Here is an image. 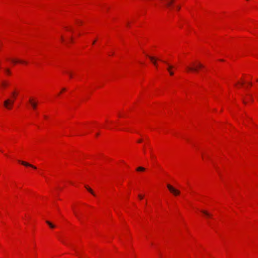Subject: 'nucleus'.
Masks as SVG:
<instances>
[{"label": "nucleus", "mask_w": 258, "mask_h": 258, "mask_svg": "<svg viewBox=\"0 0 258 258\" xmlns=\"http://www.w3.org/2000/svg\"><path fill=\"white\" fill-rule=\"evenodd\" d=\"M192 66H187L186 69L188 72H198V69L203 68L204 66L200 62L192 64Z\"/></svg>", "instance_id": "f257e3e1"}, {"label": "nucleus", "mask_w": 258, "mask_h": 258, "mask_svg": "<svg viewBox=\"0 0 258 258\" xmlns=\"http://www.w3.org/2000/svg\"><path fill=\"white\" fill-rule=\"evenodd\" d=\"M15 102L12 98H8L4 102V106L8 109H11Z\"/></svg>", "instance_id": "f03ea898"}, {"label": "nucleus", "mask_w": 258, "mask_h": 258, "mask_svg": "<svg viewBox=\"0 0 258 258\" xmlns=\"http://www.w3.org/2000/svg\"><path fill=\"white\" fill-rule=\"evenodd\" d=\"M167 188H168V189L169 190V191L171 193L174 194L175 196H177V195H179L180 194V191L179 190L176 189L175 188H174L170 184H167Z\"/></svg>", "instance_id": "7ed1b4c3"}, {"label": "nucleus", "mask_w": 258, "mask_h": 258, "mask_svg": "<svg viewBox=\"0 0 258 258\" xmlns=\"http://www.w3.org/2000/svg\"><path fill=\"white\" fill-rule=\"evenodd\" d=\"M19 162L21 163L22 165H24V166H27V167H32L34 169H36V167L31 164H29V163H27L26 162H25V161H20V160H19Z\"/></svg>", "instance_id": "20e7f679"}, {"label": "nucleus", "mask_w": 258, "mask_h": 258, "mask_svg": "<svg viewBox=\"0 0 258 258\" xmlns=\"http://www.w3.org/2000/svg\"><path fill=\"white\" fill-rule=\"evenodd\" d=\"M29 103L31 105L33 109H36L37 105V102L35 101L32 98L29 99Z\"/></svg>", "instance_id": "39448f33"}, {"label": "nucleus", "mask_w": 258, "mask_h": 258, "mask_svg": "<svg viewBox=\"0 0 258 258\" xmlns=\"http://www.w3.org/2000/svg\"><path fill=\"white\" fill-rule=\"evenodd\" d=\"M12 61L13 63H18V62L24 63H27V62L23 61V60H17V59H12Z\"/></svg>", "instance_id": "423d86ee"}, {"label": "nucleus", "mask_w": 258, "mask_h": 258, "mask_svg": "<svg viewBox=\"0 0 258 258\" xmlns=\"http://www.w3.org/2000/svg\"><path fill=\"white\" fill-rule=\"evenodd\" d=\"M149 57L150 58V59H151V60L152 61V62L154 63V65H155V66L157 65V63L156 62L157 59L156 58H155L154 57L150 56H149Z\"/></svg>", "instance_id": "0eeeda50"}, {"label": "nucleus", "mask_w": 258, "mask_h": 258, "mask_svg": "<svg viewBox=\"0 0 258 258\" xmlns=\"http://www.w3.org/2000/svg\"><path fill=\"white\" fill-rule=\"evenodd\" d=\"M201 212L207 217H211L212 215L206 211L202 210Z\"/></svg>", "instance_id": "6e6552de"}, {"label": "nucleus", "mask_w": 258, "mask_h": 258, "mask_svg": "<svg viewBox=\"0 0 258 258\" xmlns=\"http://www.w3.org/2000/svg\"><path fill=\"white\" fill-rule=\"evenodd\" d=\"M161 60L163 62L166 63L168 66V68H167V70L168 71V72H169L170 71H171V69L172 68H173V66L169 64L166 61L162 60Z\"/></svg>", "instance_id": "1a4fd4ad"}, {"label": "nucleus", "mask_w": 258, "mask_h": 258, "mask_svg": "<svg viewBox=\"0 0 258 258\" xmlns=\"http://www.w3.org/2000/svg\"><path fill=\"white\" fill-rule=\"evenodd\" d=\"M174 0H166V6L167 7H170L172 3H173Z\"/></svg>", "instance_id": "9d476101"}, {"label": "nucleus", "mask_w": 258, "mask_h": 258, "mask_svg": "<svg viewBox=\"0 0 258 258\" xmlns=\"http://www.w3.org/2000/svg\"><path fill=\"white\" fill-rule=\"evenodd\" d=\"M85 188H86V189L89 191L90 192L92 195H93L94 196H95L94 192H93V191L92 190V189H91L90 187H88L87 186H85Z\"/></svg>", "instance_id": "9b49d317"}, {"label": "nucleus", "mask_w": 258, "mask_h": 258, "mask_svg": "<svg viewBox=\"0 0 258 258\" xmlns=\"http://www.w3.org/2000/svg\"><path fill=\"white\" fill-rule=\"evenodd\" d=\"M46 223L49 226V227L51 228H54L55 227V226L54 224H53L52 223H51L50 222H49V221H46Z\"/></svg>", "instance_id": "f8f14e48"}, {"label": "nucleus", "mask_w": 258, "mask_h": 258, "mask_svg": "<svg viewBox=\"0 0 258 258\" xmlns=\"http://www.w3.org/2000/svg\"><path fill=\"white\" fill-rule=\"evenodd\" d=\"M145 170V168L143 167H139L137 168V171H144Z\"/></svg>", "instance_id": "ddd939ff"}, {"label": "nucleus", "mask_w": 258, "mask_h": 258, "mask_svg": "<svg viewBox=\"0 0 258 258\" xmlns=\"http://www.w3.org/2000/svg\"><path fill=\"white\" fill-rule=\"evenodd\" d=\"M17 95V94L16 92H13L12 93V96H13V98L12 99L15 100L16 99V98Z\"/></svg>", "instance_id": "4468645a"}, {"label": "nucleus", "mask_w": 258, "mask_h": 258, "mask_svg": "<svg viewBox=\"0 0 258 258\" xmlns=\"http://www.w3.org/2000/svg\"><path fill=\"white\" fill-rule=\"evenodd\" d=\"M2 85L3 87H6L9 84L7 82H5V81H3L2 83Z\"/></svg>", "instance_id": "2eb2a0df"}, {"label": "nucleus", "mask_w": 258, "mask_h": 258, "mask_svg": "<svg viewBox=\"0 0 258 258\" xmlns=\"http://www.w3.org/2000/svg\"><path fill=\"white\" fill-rule=\"evenodd\" d=\"M6 72L8 73V74H11V72H10V70L8 69H6Z\"/></svg>", "instance_id": "dca6fc26"}, {"label": "nucleus", "mask_w": 258, "mask_h": 258, "mask_svg": "<svg viewBox=\"0 0 258 258\" xmlns=\"http://www.w3.org/2000/svg\"><path fill=\"white\" fill-rule=\"evenodd\" d=\"M68 74H69L70 78H72V76H73L72 73L71 72H68Z\"/></svg>", "instance_id": "f3484780"}, {"label": "nucleus", "mask_w": 258, "mask_h": 258, "mask_svg": "<svg viewBox=\"0 0 258 258\" xmlns=\"http://www.w3.org/2000/svg\"><path fill=\"white\" fill-rule=\"evenodd\" d=\"M169 73L171 76H173L174 75V72L172 71H170Z\"/></svg>", "instance_id": "a211bd4d"}, {"label": "nucleus", "mask_w": 258, "mask_h": 258, "mask_svg": "<svg viewBox=\"0 0 258 258\" xmlns=\"http://www.w3.org/2000/svg\"><path fill=\"white\" fill-rule=\"evenodd\" d=\"M138 197L139 198H140V199L142 200L143 199V196L141 195H138Z\"/></svg>", "instance_id": "6ab92c4d"}, {"label": "nucleus", "mask_w": 258, "mask_h": 258, "mask_svg": "<svg viewBox=\"0 0 258 258\" xmlns=\"http://www.w3.org/2000/svg\"><path fill=\"white\" fill-rule=\"evenodd\" d=\"M75 215L76 216V217H77V218L79 220H80V217L77 214V213L76 212H75Z\"/></svg>", "instance_id": "aec40b11"}, {"label": "nucleus", "mask_w": 258, "mask_h": 258, "mask_svg": "<svg viewBox=\"0 0 258 258\" xmlns=\"http://www.w3.org/2000/svg\"><path fill=\"white\" fill-rule=\"evenodd\" d=\"M61 39L62 41H64V39H63V38L62 36H61Z\"/></svg>", "instance_id": "412c9836"}, {"label": "nucleus", "mask_w": 258, "mask_h": 258, "mask_svg": "<svg viewBox=\"0 0 258 258\" xmlns=\"http://www.w3.org/2000/svg\"><path fill=\"white\" fill-rule=\"evenodd\" d=\"M180 6H178V7H177V9L179 10H180Z\"/></svg>", "instance_id": "4be33fe9"}, {"label": "nucleus", "mask_w": 258, "mask_h": 258, "mask_svg": "<svg viewBox=\"0 0 258 258\" xmlns=\"http://www.w3.org/2000/svg\"><path fill=\"white\" fill-rule=\"evenodd\" d=\"M142 140H140L138 141V142L139 143H141V142H142Z\"/></svg>", "instance_id": "5701e85b"}, {"label": "nucleus", "mask_w": 258, "mask_h": 258, "mask_svg": "<svg viewBox=\"0 0 258 258\" xmlns=\"http://www.w3.org/2000/svg\"><path fill=\"white\" fill-rule=\"evenodd\" d=\"M70 40H71V42H72V41H73V38H72V37H71V38H70Z\"/></svg>", "instance_id": "b1692460"}, {"label": "nucleus", "mask_w": 258, "mask_h": 258, "mask_svg": "<svg viewBox=\"0 0 258 258\" xmlns=\"http://www.w3.org/2000/svg\"><path fill=\"white\" fill-rule=\"evenodd\" d=\"M95 43V40L93 41L92 44H94Z\"/></svg>", "instance_id": "393cba45"}, {"label": "nucleus", "mask_w": 258, "mask_h": 258, "mask_svg": "<svg viewBox=\"0 0 258 258\" xmlns=\"http://www.w3.org/2000/svg\"><path fill=\"white\" fill-rule=\"evenodd\" d=\"M65 90H66V89H65V88H63V89H62V91H65Z\"/></svg>", "instance_id": "a878e982"}, {"label": "nucleus", "mask_w": 258, "mask_h": 258, "mask_svg": "<svg viewBox=\"0 0 258 258\" xmlns=\"http://www.w3.org/2000/svg\"><path fill=\"white\" fill-rule=\"evenodd\" d=\"M252 85L251 83H249V85Z\"/></svg>", "instance_id": "bb28decb"}, {"label": "nucleus", "mask_w": 258, "mask_h": 258, "mask_svg": "<svg viewBox=\"0 0 258 258\" xmlns=\"http://www.w3.org/2000/svg\"><path fill=\"white\" fill-rule=\"evenodd\" d=\"M78 23H79V24L82 23V22H80V21H78Z\"/></svg>", "instance_id": "cd10ccee"}, {"label": "nucleus", "mask_w": 258, "mask_h": 258, "mask_svg": "<svg viewBox=\"0 0 258 258\" xmlns=\"http://www.w3.org/2000/svg\"><path fill=\"white\" fill-rule=\"evenodd\" d=\"M78 23H79V24L82 23V22H80V21H78Z\"/></svg>", "instance_id": "c85d7f7f"}]
</instances>
